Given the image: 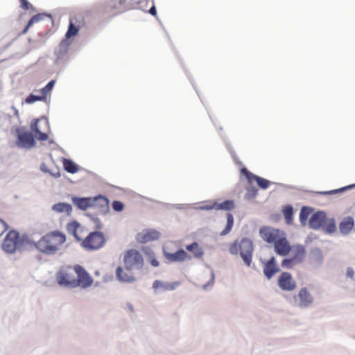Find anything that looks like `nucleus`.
<instances>
[{"label":"nucleus","mask_w":355,"mask_h":355,"mask_svg":"<svg viewBox=\"0 0 355 355\" xmlns=\"http://www.w3.org/2000/svg\"><path fill=\"white\" fill-rule=\"evenodd\" d=\"M67 241L64 233L59 230H55L47 232L37 241H33L29 237L27 251L35 249L43 254L53 256L59 250V245L64 244Z\"/></svg>","instance_id":"obj_1"},{"label":"nucleus","mask_w":355,"mask_h":355,"mask_svg":"<svg viewBox=\"0 0 355 355\" xmlns=\"http://www.w3.org/2000/svg\"><path fill=\"white\" fill-rule=\"evenodd\" d=\"M29 243V236L27 233L21 234L17 230H11L4 237L1 249L5 253L9 254H13L16 252L22 254L27 251Z\"/></svg>","instance_id":"obj_2"},{"label":"nucleus","mask_w":355,"mask_h":355,"mask_svg":"<svg viewBox=\"0 0 355 355\" xmlns=\"http://www.w3.org/2000/svg\"><path fill=\"white\" fill-rule=\"evenodd\" d=\"M254 244L252 239L243 236L235 239L229 248V253L233 256H239L246 267H250L252 262Z\"/></svg>","instance_id":"obj_3"},{"label":"nucleus","mask_w":355,"mask_h":355,"mask_svg":"<svg viewBox=\"0 0 355 355\" xmlns=\"http://www.w3.org/2000/svg\"><path fill=\"white\" fill-rule=\"evenodd\" d=\"M106 243L103 232L94 230L90 232L82 241L80 245L87 251H96L102 248Z\"/></svg>","instance_id":"obj_4"},{"label":"nucleus","mask_w":355,"mask_h":355,"mask_svg":"<svg viewBox=\"0 0 355 355\" xmlns=\"http://www.w3.org/2000/svg\"><path fill=\"white\" fill-rule=\"evenodd\" d=\"M130 6L131 3L128 0H105L102 5V12L104 15L114 12L112 16H116L130 10Z\"/></svg>","instance_id":"obj_5"},{"label":"nucleus","mask_w":355,"mask_h":355,"mask_svg":"<svg viewBox=\"0 0 355 355\" xmlns=\"http://www.w3.org/2000/svg\"><path fill=\"white\" fill-rule=\"evenodd\" d=\"M16 137L15 144L19 148L31 149L37 144L35 136L25 127L16 129Z\"/></svg>","instance_id":"obj_6"},{"label":"nucleus","mask_w":355,"mask_h":355,"mask_svg":"<svg viewBox=\"0 0 355 355\" xmlns=\"http://www.w3.org/2000/svg\"><path fill=\"white\" fill-rule=\"evenodd\" d=\"M73 270L77 275V278H74V288L86 289L92 285L94 279L83 266L76 264L73 266Z\"/></svg>","instance_id":"obj_7"},{"label":"nucleus","mask_w":355,"mask_h":355,"mask_svg":"<svg viewBox=\"0 0 355 355\" xmlns=\"http://www.w3.org/2000/svg\"><path fill=\"white\" fill-rule=\"evenodd\" d=\"M71 42L65 39H62L59 43L58 47L54 50V55H55V64H64L67 62L68 54L69 51V46Z\"/></svg>","instance_id":"obj_8"},{"label":"nucleus","mask_w":355,"mask_h":355,"mask_svg":"<svg viewBox=\"0 0 355 355\" xmlns=\"http://www.w3.org/2000/svg\"><path fill=\"white\" fill-rule=\"evenodd\" d=\"M284 232L279 229L263 226L259 229V234L262 239L267 243L273 244Z\"/></svg>","instance_id":"obj_9"},{"label":"nucleus","mask_w":355,"mask_h":355,"mask_svg":"<svg viewBox=\"0 0 355 355\" xmlns=\"http://www.w3.org/2000/svg\"><path fill=\"white\" fill-rule=\"evenodd\" d=\"M277 285L283 291H293L297 287L296 282L289 272H282L277 279Z\"/></svg>","instance_id":"obj_10"},{"label":"nucleus","mask_w":355,"mask_h":355,"mask_svg":"<svg viewBox=\"0 0 355 355\" xmlns=\"http://www.w3.org/2000/svg\"><path fill=\"white\" fill-rule=\"evenodd\" d=\"M125 263L130 264V266H136L137 269H141L144 266V259L140 252L135 249L128 250L123 257Z\"/></svg>","instance_id":"obj_11"},{"label":"nucleus","mask_w":355,"mask_h":355,"mask_svg":"<svg viewBox=\"0 0 355 355\" xmlns=\"http://www.w3.org/2000/svg\"><path fill=\"white\" fill-rule=\"evenodd\" d=\"M262 263L263 264V273L268 280L271 279L275 274L281 271L277 259L274 256H271L267 260H263Z\"/></svg>","instance_id":"obj_12"},{"label":"nucleus","mask_w":355,"mask_h":355,"mask_svg":"<svg viewBox=\"0 0 355 355\" xmlns=\"http://www.w3.org/2000/svg\"><path fill=\"white\" fill-rule=\"evenodd\" d=\"M161 234L155 229H144L141 232L136 234V241L139 243H147L150 241L158 240Z\"/></svg>","instance_id":"obj_13"},{"label":"nucleus","mask_w":355,"mask_h":355,"mask_svg":"<svg viewBox=\"0 0 355 355\" xmlns=\"http://www.w3.org/2000/svg\"><path fill=\"white\" fill-rule=\"evenodd\" d=\"M273 245L275 253L282 257L286 256L291 251V245L285 232L282 234V236L273 243Z\"/></svg>","instance_id":"obj_14"},{"label":"nucleus","mask_w":355,"mask_h":355,"mask_svg":"<svg viewBox=\"0 0 355 355\" xmlns=\"http://www.w3.org/2000/svg\"><path fill=\"white\" fill-rule=\"evenodd\" d=\"M93 198H96V200L92 202V208H97L100 214L103 216L107 215L110 210L109 198L103 194L94 196Z\"/></svg>","instance_id":"obj_15"},{"label":"nucleus","mask_w":355,"mask_h":355,"mask_svg":"<svg viewBox=\"0 0 355 355\" xmlns=\"http://www.w3.org/2000/svg\"><path fill=\"white\" fill-rule=\"evenodd\" d=\"M163 254L171 262H182L191 259V257L182 248H179L175 252H169L163 248Z\"/></svg>","instance_id":"obj_16"},{"label":"nucleus","mask_w":355,"mask_h":355,"mask_svg":"<svg viewBox=\"0 0 355 355\" xmlns=\"http://www.w3.org/2000/svg\"><path fill=\"white\" fill-rule=\"evenodd\" d=\"M327 212L324 210H318L312 214L309 220V226L311 229L318 230L322 227V223L326 219Z\"/></svg>","instance_id":"obj_17"},{"label":"nucleus","mask_w":355,"mask_h":355,"mask_svg":"<svg viewBox=\"0 0 355 355\" xmlns=\"http://www.w3.org/2000/svg\"><path fill=\"white\" fill-rule=\"evenodd\" d=\"M96 198L93 197H85L73 196L71 198L73 204L77 207L78 209L81 211H86L89 208H92V202Z\"/></svg>","instance_id":"obj_18"},{"label":"nucleus","mask_w":355,"mask_h":355,"mask_svg":"<svg viewBox=\"0 0 355 355\" xmlns=\"http://www.w3.org/2000/svg\"><path fill=\"white\" fill-rule=\"evenodd\" d=\"M297 297L299 298L298 306L301 309L309 307L314 300L313 297L306 287H303L299 291Z\"/></svg>","instance_id":"obj_19"},{"label":"nucleus","mask_w":355,"mask_h":355,"mask_svg":"<svg viewBox=\"0 0 355 355\" xmlns=\"http://www.w3.org/2000/svg\"><path fill=\"white\" fill-rule=\"evenodd\" d=\"M73 275L67 272L60 270L56 272V280L60 286L74 288Z\"/></svg>","instance_id":"obj_20"},{"label":"nucleus","mask_w":355,"mask_h":355,"mask_svg":"<svg viewBox=\"0 0 355 355\" xmlns=\"http://www.w3.org/2000/svg\"><path fill=\"white\" fill-rule=\"evenodd\" d=\"M354 219L352 216H345L338 224L340 233L343 236H347L354 227Z\"/></svg>","instance_id":"obj_21"},{"label":"nucleus","mask_w":355,"mask_h":355,"mask_svg":"<svg viewBox=\"0 0 355 355\" xmlns=\"http://www.w3.org/2000/svg\"><path fill=\"white\" fill-rule=\"evenodd\" d=\"M309 260L313 266H320L324 261L322 250L318 247L312 248L309 252Z\"/></svg>","instance_id":"obj_22"},{"label":"nucleus","mask_w":355,"mask_h":355,"mask_svg":"<svg viewBox=\"0 0 355 355\" xmlns=\"http://www.w3.org/2000/svg\"><path fill=\"white\" fill-rule=\"evenodd\" d=\"M180 285V282H174L172 283L164 282L159 279L153 282L152 288L154 290L163 288L164 291H174Z\"/></svg>","instance_id":"obj_23"},{"label":"nucleus","mask_w":355,"mask_h":355,"mask_svg":"<svg viewBox=\"0 0 355 355\" xmlns=\"http://www.w3.org/2000/svg\"><path fill=\"white\" fill-rule=\"evenodd\" d=\"M115 273L116 279L121 283H131L136 280L132 275H129L127 272H125L121 266L116 268Z\"/></svg>","instance_id":"obj_24"},{"label":"nucleus","mask_w":355,"mask_h":355,"mask_svg":"<svg viewBox=\"0 0 355 355\" xmlns=\"http://www.w3.org/2000/svg\"><path fill=\"white\" fill-rule=\"evenodd\" d=\"M324 221L320 229L327 234L331 235L335 233L337 230L336 219L333 217L328 218L327 216Z\"/></svg>","instance_id":"obj_25"},{"label":"nucleus","mask_w":355,"mask_h":355,"mask_svg":"<svg viewBox=\"0 0 355 355\" xmlns=\"http://www.w3.org/2000/svg\"><path fill=\"white\" fill-rule=\"evenodd\" d=\"M185 249L192 253L194 258L197 259H201L205 254L203 249L200 247L197 241H193L192 243L186 245Z\"/></svg>","instance_id":"obj_26"},{"label":"nucleus","mask_w":355,"mask_h":355,"mask_svg":"<svg viewBox=\"0 0 355 355\" xmlns=\"http://www.w3.org/2000/svg\"><path fill=\"white\" fill-rule=\"evenodd\" d=\"M313 211L314 209L313 207L308 206L302 207L299 214V220L302 227H305L306 225L308 218Z\"/></svg>","instance_id":"obj_27"},{"label":"nucleus","mask_w":355,"mask_h":355,"mask_svg":"<svg viewBox=\"0 0 355 355\" xmlns=\"http://www.w3.org/2000/svg\"><path fill=\"white\" fill-rule=\"evenodd\" d=\"M63 168L69 173L75 174L78 172L80 167L71 159L63 158Z\"/></svg>","instance_id":"obj_28"},{"label":"nucleus","mask_w":355,"mask_h":355,"mask_svg":"<svg viewBox=\"0 0 355 355\" xmlns=\"http://www.w3.org/2000/svg\"><path fill=\"white\" fill-rule=\"evenodd\" d=\"M42 121H44L46 125L48 126V128H50L49 121L46 116H42L40 118H35L31 122L29 131L33 135L41 130L39 127V122Z\"/></svg>","instance_id":"obj_29"},{"label":"nucleus","mask_w":355,"mask_h":355,"mask_svg":"<svg viewBox=\"0 0 355 355\" xmlns=\"http://www.w3.org/2000/svg\"><path fill=\"white\" fill-rule=\"evenodd\" d=\"M51 209L57 213L66 212L67 215H70L73 210V207L72 205L68 202H60L54 204L52 206Z\"/></svg>","instance_id":"obj_30"},{"label":"nucleus","mask_w":355,"mask_h":355,"mask_svg":"<svg viewBox=\"0 0 355 355\" xmlns=\"http://www.w3.org/2000/svg\"><path fill=\"white\" fill-rule=\"evenodd\" d=\"M295 250L292 256L299 263H301L306 256V249L304 245L301 244H296L293 246Z\"/></svg>","instance_id":"obj_31"},{"label":"nucleus","mask_w":355,"mask_h":355,"mask_svg":"<svg viewBox=\"0 0 355 355\" xmlns=\"http://www.w3.org/2000/svg\"><path fill=\"white\" fill-rule=\"evenodd\" d=\"M282 214L287 225H291L293 223V207L292 205L288 204L285 205L282 209Z\"/></svg>","instance_id":"obj_32"},{"label":"nucleus","mask_w":355,"mask_h":355,"mask_svg":"<svg viewBox=\"0 0 355 355\" xmlns=\"http://www.w3.org/2000/svg\"><path fill=\"white\" fill-rule=\"evenodd\" d=\"M46 18H47L49 21H50L52 24H54V20H53L52 15L51 13L46 12L37 13L36 15H33L29 19V21H31V23L34 24L35 23L40 21L41 20H43Z\"/></svg>","instance_id":"obj_33"},{"label":"nucleus","mask_w":355,"mask_h":355,"mask_svg":"<svg viewBox=\"0 0 355 355\" xmlns=\"http://www.w3.org/2000/svg\"><path fill=\"white\" fill-rule=\"evenodd\" d=\"M235 208V202L234 200L227 199L223 202L218 203L216 202V210L222 211H232Z\"/></svg>","instance_id":"obj_34"},{"label":"nucleus","mask_w":355,"mask_h":355,"mask_svg":"<svg viewBox=\"0 0 355 355\" xmlns=\"http://www.w3.org/2000/svg\"><path fill=\"white\" fill-rule=\"evenodd\" d=\"M80 31V26L76 25L73 23L71 20H70L67 32L65 33L64 39L69 40V39L72 37H75L78 34Z\"/></svg>","instance_id":"obj_35"},{"label":"nucleus","mask_w":355,"mask_h":355,"mask_svg":"<svg viewBox=\"0 0 355 355\" xmlns=\"http://www.w3.org/2000/svg\"><path fill=\"white\" fill-rule=\"evenodd\" d=\"M226 216V225L225 226V228L220 233V236H221L228 234L231 232L234 223V218L232 214L228 212Z\"/></svg>","instance_id":"obj_36"},{"label":"nucleus","mask_w":355,"mask_h":355,"mask_svg":"<svg viewBox=\"0 0 355 355\" xmlns=\"http://www.w3.org/2000/svg\"><path fill=\"white\" fill-rule=\"evenodd\" d=\"M240 173L242 175L245 176L248 182L250 184V185L252 184L254 181L256 182L255 177H259V175L254 174L251 171H250L245 166H243L240 169Z\"/></svg>","instance_id":"obj_37"},{"label":"nucleus","mask_w":355,"mask_h":355,"mask_svg":"<svg viewBox=\"0 0 355 355\" xmlns=\"http://www.w3.org/2000/svg\"><path fill=\"white\" fill-rule=\"evenodd\" d=\"M258 189L254 185L251 184L248 186L245 193V199L250 200L255 198L258 194Z\"/></svg>","instance_id":"obj_38"},{"label":"nucleus","mask_w":355,"mask_h":355,"mask_svg":"<svg viewBox=\"0 0 355 355\" xmlns=\"http://www.w3.org/2000/svg\"><path fill=\"white\" fill-rule=\"evenodd\" d=\"M85 216L89 218L91 221L94 223V229L98 231V230H101L103 228V223L96 214L90 212H87L85 213Z\"/></svg>","instance_id":"obj_39"},{"label":"nucleus","mask_w":355,"mask_h":355,"mask_svg":"<svg viewBox=\"0 0 355 355\" xmlns=\"http://www.w3.org/2000/svg\"><path fill=\"white\" fill-rule=\"evenodd\" d=\"M55 82H56V81H55V80H54V79L51 80H49V81L46 83V85L44 87H43L40 89V92H41V94H42V95H41V96H43V99H44V100H45V99H46V96H47V94H48L49 93H50V92L53 90V87H54V86H55Z\"/></svg>","instance_id":"obj_40"},{"label":"nucleus","mask_w":355,"mask_h":355,"mask_svg":"<svg viewBox=\"0 0 355 355\" xmlns=\"http://www.w3.org/2000/svg\"><path fill=\"white\" fill-rule=\"evenodd\" d=\"M300 264L293 257L284 258L281 262V266L286 269H291Z\"/></svg>","instance_id":"obj_41"},{"label":"nucleus","mask_w":355,"mask_h":355,"mask_svg":"<svg viewBox=\"0 0 355 355\" xmlns=\"http://www.w3.org/2000/svg\"><path fill=\"white\" fill-rule=\"evenodd\" d=\"M256 178V182L257 186L263 190H266L268 189V187L272 184H275V182L270 181L269 180H267L264 178H262L261 176L255 177Z\"/></svg>","instance_id":"obj_42"},{"label":"nucleus","mask_w":355,"mask_h":355,"mask_svg":"<svg viewBox=\"0 0 355 355\" xmlns=\"http://www.w3.org/2000/svg\"><path fill=\"white\" fill-rule=\"evenodd\" d=\"M80 227V223L76 220H73L67 223L66 229L69 234L77 233L78 228Z\"/></svg>","instance_id":"obj_43"},{"label":"nucleus","mask_w":355,"mask_h":355,"mask_svg":"<svg viewBox=\"0 0 355 355\" xmlns=\"http://www.w3.org/2000/svg\"><path fill=\"white\" fill-rule=\"evenodd\" d=\"M145 253L148 256V261L153 267H158L159 266V262L156 258L155 252L151 249L145 251Z\"/></svg>","instance_id":"obj_44"},{"label":"nucleus","mask_w":355,"mask_h":355,"mask_svg":"<svg viewBox=\"0 0 355 355\" xmlns=\"http://www.w3.org/2000/svg\"><path fill=\"white\" fill-rule=\"evenodd\" d=\"M44 101L43 99V96H42L41 95H36V94H34L33 93L31 94H29L26 98H25L24 101L22 103H26V104H33L37 101Z\"/></svg>","instance_id":"obj_45"},{"label":"nucleus","mask_w":355,"mask_h":355,"mask_svg":"<svg viewBox=\"0 0 355 355\" xmlns=\"http://www.w3.org/2000/svg\"><path fill=\"white\" fill-rule=\"evenodd\" d=\"M205 267L211 270L210 274V279L202 286V288L204 290H208L209 288H211L213 287L215 282V274L214 272L212 270L211 266L209 264H205Z\"/></svg>","instance_id":"obj_46"},{"label":"nucleus","mask_w":355,"mask_h":355,"mask_svg":"<svg viewBox=\"0 0 355 355\" xmlns=\"http://www.w3.org/2000/svg\"><path fill=\"white\" fill-rule=\"evenodd\" d=\"M226 146H227V148L228 151L230 152L232 159H234L235 164L236 165H240V166L243 165V163L239 159L238 156L236 155V154L235 151L234 150L230 143L227 142Z\"/></svg>","instance_id":"obj_47"},{"label":"nucleus","mask_w":355,"mask_h":355,"mask_svg":"<svg viewBox=\"0 0 355 355\" xmlns=\"http://www.w3.org/2000/svg\"><path fill=\"white\" fill-rule=\"evenodd\" d=\"M125 207V205L123 202L117 200H114L112 203V208L116 212H121Z\"/></svg>","instance_id":"obj_48"},{"label":"nucleus","mask_w":355,"mask_h":355,"mask_svg":"<svg viewBox=\"0 0 355 355\" xmlns=\"http://www.w3.org/2000/svg\"><path fill=\"white\" fill-rule=\"evenodd\" d=\"M354 188H355V183L351 184H349V185H347V186H345V187H340L338 189H334V194L335 195L340 194V193H342L345 191H347L348 190H350V189H354Z\"/></svg>","instance_id":"obj_49"},{"label":"nucleus","mask_w":355,"mask_h":355,"mask_svg":"<svg viewBox=\"0 0 355 355\" xmlns=\"http://www.w3.org/2000/svg\"><path fill=\"white\" fill-rule=\"evenodd\" d=\"M196 209L198 210H203V211H210L213 209H216V202L212 203L211 205H205L199 207H195Z\"/></svg>","instance_id":"obj_50"},{"label":"nucleus","mask_w":355,"mask_h":355,"mask_svg":"<svg viewBox=\"0 0 355 355\" xmlns=\"http://www.w3.org/2000/svg\"><path fill=\"white\" fill-rule=\"evenodd\" d=\"M34 136L35 140L37 139L38 141H45L49 139L48 134L41 130L37 132Z\"/></svg>","instance_id":"obj_51"},{"label":"nucleus","mask_w":355,"mask_h":355,"mask_svg":"<svg viewBox=\"0 0 355 355\" xmlns=\"http://www.w3.org/2000/svg\"><path fill=\"white\" fill-rule=\"evenodd\" d=\"M20 1V7L24 10H28L33 8V5L28 0H19Z\"/></svg>","instance_id":"obj_52"},{"label":"nucleus","mask_w":355,"mask_h":355,"mask_svg":"<svg viewBox=\"0 0 355 355\" xmlns=\"http://www.w3.org/2000/svg\"><path fill=\"white\" fill-rule=\"evenodd\" d=\"M314 193L315 195L318 196H333L334 194V190H329V191H314Z\"/></svg>","instance_id":"obj_53"},{"label":"nucleus","mask_w":355,"mask_h":355,"mask_svg":"<svg viewBox=\"0 0 355 355\" xmlns=\"http://www.w3.org/2000/svg\"><path fill=\"white\" fill-rule=\"evenodd\" d=\"M346 276L348 278L354 279V270L352 267H347L346 269Z\"/></svg>","instance_id":"obj_54"},{"label":"nucleus","mask_w":355,"mask_h":355,"mask_svg":"<svg viewBox=\"0 0 355 355\" xmlns=\"http://www.w3.org/2000/svg\"><path fill=\"white\" fill-rule=\"evenodd\" d=\"M148 14L151 15L152 16L157 17V8L153 3V6L149 8V10L147 12Z\"/></svg>","instance_id":"obj_55"},{"label":"nucleus","mask_w":355,"mask_h":355,"mask_svg":"<svg viewBox=\"0 0 355 355\" xmlns=\"http://www.w3.org/2000/svg\"><path fill=\"white\" fill-rule=\"evenodd\" d=\"M40 169L44 173H50V170L48 166H46V164L44 162H42L41 164H40Z\"/></svg>","instance_id":"obj_56"},{"label":"nucleus","mask_w":355,"mask_h":355,"mask_svg":"<svg viewBox=\"0 0 355 355\" xmlns=\"http://www.w3.org/2000/svg\"><path fill=\"white\" fill-rule=\"evenodd\" d=\"M189 204H174V208L177 209H185L189 208Z\"/></svg>","instance_id":"obj_57"},{"label":"nucleus","mask_w":355,"mask_h":355,"mask_svg":"<svg viewBox=\"0 0 355 355\" xmlns=\"http://www.w3.org/2000/svg\"><path fill=\"white\" fill-rule=\"evenodd\" d=\"M51 176L55 178H58L61 176V173L59 171V169L58 168L57 171L55 172L54 171H52L51 170H50V173H48Z\"/></svg>","instance_id":"obj_58"},{"label":"nucleus","mask_w":355,"mask_h":355,"mask_svg":"<svg viewBox=\"0 0 355 355\" xmlns=\"http://www.w3.org/2000/svg\"><path fill=\"white\" fill-rule=\"evenodd\" d=\"M0 223L2 225L3 227V231L1 232V234H2L3 233V232L6 231L8 230L9 228V225L5 221L3 220L2 218H0Z\"/></svg>","instance_id":"obj_59"},{"label":"nucleus","mask_w":355,"mask_h":355,"mask_svg":"<svg viewBox=\"0 0 355 355\" xmlns=\"http://www.w3.org/2000/svg\"><path fill=\"white\" fill-rule=\"evenodd\" d=\"M33 24L32 23H31V21L28 20L26 25L24 26V29L22 30L21 31V33L22 34H25L27 33V31H28V29L30 28L31 26H32Z\"/></svg>","instance_id":"obj_60"},{"label":"nucleus","mask_w":355,"mask_h":355,"mask_svg":"<svg viewBox=\"0 0 355 355\" xmlns=\"http://www.w3.org/2000/svg\"><path fill=\"white\" fill-rule=\"evenodd\" d=\"M10 109L13 110V114L15 116L17 117L18 120H19V110L17 109L14 105H12L10 107Z\"/></svg>","instance_id":"obj_61"},{"label":"nucleus","mask_w":355,"mask_h":355,"mask_svg":"<svg viewBox=\"0 0 355 355\" xmlns=\"http://www.w3.org/2000/svg\"><path fill=\"white\" fill-rule=\"evenodd\" d=\"M162 206L166 207L169 209L174 208V204H170L166 202H159Z\"/></svg>","instance_id":"obj_62"},{"label":"nucleus","mask_w":355,"mask_h":355,"mask_svg":"<svg viewBox=\"0 0 355 355\" xmlns=\"http://www.w3.org/2000/svg\"><path fill=\"white\" fill-rule=\"evenodd\" d=\"M72 236L74 237V239H76V241H81L83 240L80 238V236L78 234V233H76V234H72Z\"/></svg>","instance_id":"obj_63"},{"label":"nucleus","mask_w":355,"mask_h":355,"mask_svg":"<svg viewBox=\"0 0 355 355\" xmlns=\"http://www.w3.org/2000/svg\"><path fill=\"white\" fill-rule=\"evenodd\" d=\"M127 307H128V309L130 311H132V312H133V311H134V306H133V305H132V304H130V303H128V304H127Z\"/></svg>","instance_id":"obj_64"}]
</instances>
